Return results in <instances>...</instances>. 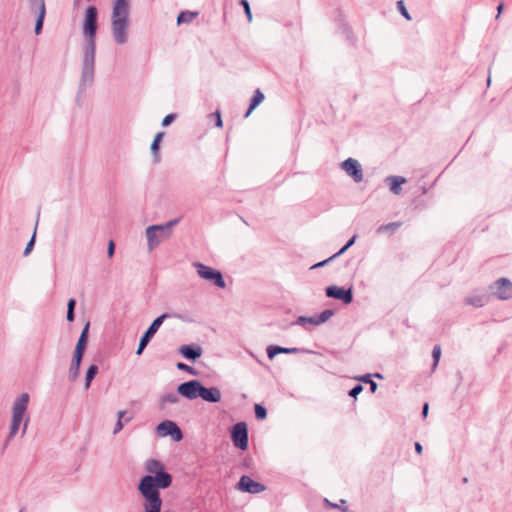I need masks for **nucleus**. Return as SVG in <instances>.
<instances>
[{
	"instance_id": "nucleus-43",
	"label": "nucleus",
	"mask_w": 512,
	"mask_h": 512,
	"mask_svg": "<svg viewBox=\"0 0 512 512\" xmlns=\"http://www.w3.org/2000/svg\"><path fill=\"white\" fill-rule=\"evenodd\" d=\"M210 117L215 118V126L216 127H222L223 122H222V119H221L220 111H215V112L211 113Z\"/></svg>"
},
{
	"instance_id": "nucleus-9",
	"label": "nucleus",
	"mask_w": 512,
	"mask_h": 512,
	"mask_svg": "<svg viewBox=\"0 0 512 512\" xmlns=\"http://www.w3.org/2000/svg\"><path fill=\"white\" fill-rule=\"evenodd\" d=\"M489 289L499 300L512 299V282L508 278H499L489 286Z\"/></svg>"
},
{
	"instance_id": "nucleus-56",
	"label": "nucleus",
	"mask_w": 512,
	"mask_h": 512,
	"mask_svg": "<svg viewBox=\"0 0 512 512\" xmlns=\"http://www.w3.org/2000/svg\"><path fill=\"white\" fill-rule=\"evenodd\" d=\"M374 376H375L376 378H382V375H381L380 373H375V374H374Z\"/></svg>"
},
{
	"instance_id": "nucleus-42",
	"label": "nucleus",
	"mask_w": 512,
	"mask_h": 512,
	"mask_svg": "<svg viewBox=\"0 0 512 512\" xmlns=\"http://www.w3.org/2000/svg\"><path fill=\"white\" fill-rule=\"evenodd\" d=\"M363 391L361 384H356L348 393L350 397L356 398Z\"/></svg>"
},
{
	"instance_id": "nucleus-18",
	"label": "nucleus",
	"mask_w": 512,
	"mask_h": 512,
	"mask_svg": "<svg viewBox=\"0 0 512 512\" xmlns=\"http://www.w3.org/2000/svg\"><path fill=\"white\" fill-rule=\"evenodd\" d=\"M199 397L209 403H218L221 400V391L217 387L207 388L202 385Z\"/></svg>"
},
{
	"instance_id": "nucleus-55",
	"label": "nucleus",
	"mask_w": 512,
	"mask_h": 512,
	"mask_svg": "<svg viewBox=\"0 0 512 512\" xmlns=\"http://www.w3.org/2000/svg\"><path fill=\"white\" fill-rule=\"evenodd\" d=\"M132 419H133V416L127 417V418L125 419V422H126V423H128V422H130Z\"/></svg>"
},
{
	"instance_id": "nucleus-5",
	"label": "nucleus",
	"mask_w": 512,
	"mask_h": 512,
	"mask_svg": "<svg viewBox=\"0 0 512 512\" xmlns=\"http://www.w3.org/2000/svg\"><path fill=\"white\" fill-rule=\"evenodd\" d=\"M180 219L176 218L168 221L165 224L160 225H151L146 229V237H147V245L148 249L151 251L159 244L170 237L171 228L179 223Z\"/></svg>"
},
{
	"instance_id": "nucleus-32",
	"label": "nucleus",
	"mask_w": 512,
	"mask_h": 512,
	"mask_svg": "<svg viewBox=\"0 0 512 512\" xmlns=\"http://www.w3.org/2000/svg\"><path fill=\"white\" fill-rule=\"evenodd\" d=\"M333 315H334V310H332V309H326V310L322 311L320 314L315 315L317 324L321 325V324L325 323Z\"/></svg>"
},
{
	"instance_id": "nucleus-29",
	"label": "nucleus",
	"mask_w": 512,
	"mask_h": 512,
	"mask_svg": "<svg viewBox=\"0 0 512 512\" xmlns=\"http://www.w3.org/2000/svg\"><path fill=\"white\" fill-rule=\"evenodd\" d=\"M306 324H311L314 326H318L315 315L314 316H299L292 325L305 326Z\"/></svg>"
},
{
	"instance_id": "nucleus-23",
	"label": "nucleus",
	"mask_w": 512,
	"mask_h": 512,
	"mask_svg": "<svg viewBox=\"0 0 512 512\" xmlns=\"http://www.w3.org/2000/svg\"><path fill=\"white\" fill-rule=\"evenodd\" d=\"M385 182L389 184L390 191L398 195L401 192V185L406 182V179L402 176H388L385 179Z\"/></svg>"
},
{
	"instance_id": "nucleus-10",
	"label": "nucleus",
	"mask_w": 512,
	"mask_h": 512,
	"mask_svg": "<svg viewBox=\"0 0 512 512\" xmlns=\"http://www.w3.org/2000/svg\"><path fill=\"white\" fill-rule=\"evenodd\" d=\"M156 433L160 437L170 436L176 442L181 441L183 438L181 429L171 420H164L159 423L156 427Z\"/></svg>"
},
{
	"instance_id": "nucleus-31",
	"label": "nucleus",
	"mask_w": 512,
	"mask_h": 512,
	"mask_svg": "<svg viewBox=\"0 0 512 512\" xmlns=\"http://www.w3.org/2000/svg\"><path fill=\"white\" fill-rule=\"evenodd\" d=\"M179 401L178 393L170 392L161 396L160 405L163 406L166 403H177Z\"/></svg>"
},
{
	"instance_id": "nucleus-24",
	"label": "nucleus",
	"mask_w": 512,
	"mask_h": 512,
	"mask_svg": "<svg viewBox=\"0 0 512 512\" xmlns=\"http://www.w3.org/2000/svg\"><path fill=\"white\" fill-rule=\"evenodd\" d=\"M264 98L265 96L263 92L260 89H256L250 100L249 107L244 114V117L247 118L252 113V111L263 102Z\"/></svg>"
},
{
	"instance_id": "nucleus-28",
	"label": "nucleus",
	"mask_w": 512,
	"mask_h": 512,
	"mask_svg": "<svg viewBox=\"0 0 512 512\" xmlns=\"http://www.w3.org/2000/svg\"><path fill=\"white\" fill-rule=\"evenodd\" d=\"M98 370L99 369L96 364H92L88 367V369L86 371V376H85V387L86 388L90 387L91 382L93 381V379L95 378V376L98 373Z\"/></svg>"
},
{
	"instance_id": "nucleus-7",
	"label": "nucleus",
	"mask_w": 512,
	"mask_h": 512,
	"mask_svg": "<svg viewBox=\"0 0 512 512\" xmlns=\"http://www.w3.org/2000/svg\"><path fill=\"white\" fill-rule=\"evenodd\" d=\"M231 440L233 445L240 449L246 450L249 445L248 428L245 422H238L232 426Z\"/></svg>"
},
{
	"instance_id": "nucleus-27",
	"label": "nucleus",
	"mask_w": 512,
	"mask_h": 512,
	"mask_svg": "<svg viewBox=\"0 0 512 512\" xmlns=\"http://www.w3.org/2000/svg\"><path fill=\"white\" fill-rule=\"evenodd\" d=\"M22 421H23V418L12 415L10 431H9V435H8L6 444L17 434Z\"/></svg>"
},
{
	"instance_id": "nucleus-51",
	"label": "nucleus",
	"mask_w": 512,
	"mask_h": 512,
	"mask_svg": "<svg viewBox=\"0 0 512 512\" xmlns=\"http://www.w3.org/2000/svg\"><path fill=\"white\" fill-rule=\"evenodd\" d=\"M503 7H504V4L503 3H500L497 7V11H498V14L496 16V18H498L503 10Z\"/></svg>"
},
{
	"instance_id": "nucleus-57",
	"label": "nucleus",
	"mask_w": 512,
	"mask_h": 512,
	"mask_svg": "<svg viewBox=\"0 0 512 512\" xmlns=\"http://www.w3.org/2000/svg\"><path fill=\"white\" fill-rule=\"evenodd\" d=\"M344 512L348 511V508L345 506L344 508H341Z\"/></svg>"
},
{
	"instance_id": "nucleus-39",
	"label": "nucleus",
	"mask_w": 512,
	"mask_h": 512,
	"mask_svg": "<svg viewBox=\"0 0 512 512\" xmlns=\"http://www.w3.org/2000/svg\"><path fill=\"white\" fill-rule=\"evenodd\" d=\"M240 5L243 7L245 15L247 16V19L249 22L252 21V12L250 9L249 2L247 0H240Z\"/></svg>"
},
{
	"instance_id": "nucleus-52",
	"label": "nucleus",
	"mask_w": 512,
	"mask_h": 512,
	"mask_svg": "<svg viewBox=\"0 0 512 512\" xmlns=\"http://www.w3.org/2000/svg\"><path fill=\"white\" fill-rule=\"evenodd\" d=\"M336 257H333V255L329 258H327L326 260H323L321 261V264L326 265L327 263H329L331 260L335 259Z\"/></svg>"
},
{
	"instance_id": "nucleus-2",
	"label": "nucleus",
	"mask_w": 512,
	"mask_h": 512,
	"mask_svg": "<svg viewBox=\"0 0 512 512\" xmlns=\"http://www.w3.org/2000/svg\"><path fill=\"white\" fill-rule=\"evenodd\" d=\"M130 5L128 0H115L112 9V35L115 42L123 45L128 39Z\"/></svg>"
},
{
	"instance_id": "nucleus-45",
	"label": "nucleus",
	"mask_w": 512,
	"mask_h": 512,
	"mask_svg": "<svg viewBox=\"0 0 512 512\" xmlns=\"http://www.w3.org/2000/svg\"><path fill=\"white\" fill-rule=\"evenodd\" d=\"M115 252V243L113 240H110L108 243L107 255L109 258H112Z\"/></svg>"
},
{
	"instance_id": "nucleus-16",
	"label": "nucleus",
	"mask_w": 512,
	"mask_h": 512,
	"mask_svg": "<svg viewBox=\"0 0 512 512\" xmlns=\"http://www.w3.org/2000/svg\"><path fill=\"white\" fill-rule=\"evenodd\" d=\"M179 352L185 359L195 361L201 357L203 350L197 344H189L181 346Z\"/></svg>"
},
{
	"instance_id": "nucleus-49",
	"label": "nucleus",
	"mask_w": 512,
	"mask_h": 512,
	"mask_svg": "<svg viewBox=\"0 0 512 512\" xmlns=\"http://www.w3.org/2000/svg\"><path fill=\"white\" fill-rule=\"evenodd\" d=\"M414 447H415V451H416L417 454H421L422 453L423 447H422V445L419 442H416Z\"/></svg>"
},
{
	"instance_id": "nucleus-11",
	"label": "nucleus",
	"mask_w": 512,
	"mask_h": 512,
	"mask_svg": "<svg viewBox=\"0 0 512 512\" xmlns=\"http://www.w3.org/2000/svg\"><path fill=\"white\" fill-rule=\"evenodd\" d=\"M236 488L242 492L250 494H259L266 490V486L260 482L253 480L248 475H242L236 484Z\"/></svg>"
},
{
	"instance_id": "nucleus-3",
	"label": "nucleus",
	"mask_w": 512,
	"mask_h": 512,
	"mask_svg": "<svg viewBox=\"0 0 512 512\" xmlns=\"http://www.w3.org/2000/svg\"><path fill=\"white\" fill-rule=\"evenodd\" d=\"M145 469L148 474L143 476L139 483L160 486L162 489H166L172 484V476L164 469L161 461L149 459L146 461Z\"/></svg>"
},
{
	"instance_id": "nucleus-26",
	"label": "nucleus",
	"mask_w": 512,
	"mask_h": 512,
	"mask_svg": "<svg viewBox=\"0 0 512 512\" xmlns=\"http://www.w3.org/2000/svg\"><path fill=\"white\" fill-rule=\"evenodd\" d=\"M198 14L199 13L197 11H189V10L182 11L179 13V15L177 17V24L178 25L183 24V23L189 24L195 18H197Z\"/></svg>"
},
{
	"instance_id": "nucleus-21",
	"label": "nucleus",
	"mask_w": 512,
	"mask_h": 512,
	"mask_svg": "<svg viewBox=\"0 0 512 512\" xmlns=\"http://www.w3.org/2000/svg\"><path fill=\"white\" fill-rule=\"evenodd\" d=\"M82 359L83 356L73 353L68 373V378L71 382L76 381L79 376Z\"/></svg>"
},
{
	"instance_id": "nucleus-44",
	"label": "nucleus",
	"mask_w": 512,
	"mask_h": 512,
	"mask_svg": "<svg viewBox=\"0 0 512 512\" xmlns=\"http://www.w3.org/2000/svg\"><path fill=\"white\" fill-rule=\"evenodd\" d=\"M34 244H35V234L32 236L30 241L27 243V245L24 249V252H23L24 256H27L32 251Z\"/></svg>"
},
{
	"instance_id": "nucleus-20",
	"label": "nucleus",
	"mask_w": 512,
	"mask_h": 512,
	"mask_svg": "<svg viewBox=\"0 0 512 512\" xmlns=\"http://www.w3.org/2000/svg\"><path fill=\"white\" fill-rule=\"evenodd\" d=\"M89 327H90V323L87 322L85 324L84 328L82 329L79 339L76 343L75 350H74L75 354L84 356V353H85V350L87 347V342H88Z\"/></svg>"
},
{
	"instance_id": "nucleus-6",
	"label": "nucleus",
	"mask_w": 512,
	"mask_h": 512,
	"mask_svg": "<svg viewBox=\"0 0 512 512\" xmlns=\"http://www.w3.org/2000/svg\"><path fill=\"white\" fill-rule=\"evenodd\" d=\"M168 317V314L164 313L153 320L147 330L143 333L140 338L138 348L136 350L137 355H141L144 349L147 347L151 339L159 330L160 326L164 322V320Z\"/></svg>"
},
{
	"instance_id": "nucleus-25",
	"label": "nucleus",
	"mask_w": 512,
	"mask_h": 512,
	"mask_svg": "<svg viewBox=\"0 0 512 512\" xmlns=\"http://www.w3.org/2000/svg\"><path fill=\"white\" fill-rule=\"evenodd\" d=\"M164 135H165L164 132L157 133L156 136L154 137L151 147H150L151 152L153 154V160L155 163H158L160 161V155H159L160 142H161L162 138L164 137Z\"/></svg>"
},
{
	"instance_id": "nucleus-14",
	"label": "nucleus",
	"mask_w": 512,
	"mask_h": 512,
	"mask_svg": "<svg viewBox=\"0 0 512 512\" xmlns=\"http://www.w3.org/2000/svg\"><path fill=\"white\" fill-rule=\"evenodd\" d=\"M341 167L356 183L363 180V170L361 164L356 159L347 158L341 163Z\"/></svg>"
},
{
	"instance_id": "nucleus-46",
	"label": "nucleus",
	"mask_w": 512,
	"mask_h": 512,
	"mask_svg": "<svg viewBox=\"0 0 512 512\" xmlns=\"http://www.w3.org/2000/svg\"><path fill=\"white\" fill-rule=\"evenodd\" d=\"M66 319H67L68 322H73L74 321V319H75V312H74V310H68L67 309Z\"/></svg>"
},
{
	"instance_id": "nucleus-13",
	"label": "nucleus",
	"mask_w": 512,
	"mask_h": 512,
	"mask_svg": "<svg viewBox=\"0 0 512 512\" xmlns=\"http://www.w3.org/2000/svg\"><path fill=\"white\" fill-rule=\"evenodd\" d=\"M326 296L342 301L344 304H350L353 301L352 289H346L336 285H331L325 289Z\"/></svg>"
},
{
	"instance_id": "nucleus-58",
	"label": "nucleus",
	"mask_w": 512,
	"mask_h": 512,
	"mask_svg": "<svg viewBox=\"0 0 512 512\" xmlns=\"http://www.w3.org/2000/svg\"><path fill=\"white\" fill-rule=\"evenodd\" d=\"M340 503H341V505H344V504H346V501L345 500H341Z\"/></svg>"
},
{
	"instance_id": "nucleus-38",
	"label": "nucleus",
	"mask_w": 512,
	"mask_h": 512,
	"mask_svg": "<svg viewBox=\"0 0 512 512\" xmlns=\"http://www.w3.org/2000/svg\"><path fill=\"white\" fill-rule=\"evenodd\" d=\"M176 367H177V369H179L181 371L188 372L189 374H192V375H197V371L193 367H191L183 362L177 363Z\"/></svg>"
},
{
	"instance_id": "nucleus-40",
	"label": "nucleus",
	"mask_w": 512,
	"mask_h": 512,
	"mask_svg": "<svg viewBox=\"0 0 512 512\" xmlns=\"http://www.w3.org/2000/svg\"><path fill=\"white\" fill-rule=\"evenodd\" d=\"M397 7L402 16H404L407 20H411V16L407 9L405 8L404 2L402 0L397 2Z\"/></svg>"
},
{
	"instance_id": "nucleus-53",
	"label": "nucleus",
	"mask_w": 512,
	"mask_h": 512,
	"mask_svg": "<svg viewBox=\"0 0 512 512\" xmlns=\"http://www.w3.org/2000/svg\"><path fill=\"white\" fill-rule=\"evenodd\" d=\"M28 422H29V419L27 418V419L24 421V426H23L22 435H24V434H25V432H26V429H27V426H28Z\"/></svg>"
},
{
	"instance_id": "nucleus-30",
	"label": "nucleus",
	"mask_w": 512,
	"mask_h": 512,
	"mask_svg": "<svg viewBox=\"0 0 512 512\" xmlns=\"http://www.w3.org/2000/svg\"><path fill=\"white\" fill-rule=\"evenodd\" d=\"M401 226V223L400 222H391V223H388V224H383V225H380L378 228H377V233H384V232H390V233H394L397 231V229Z\"/></svg>"
},
{
	"instance_id": "nucleus-47",
	"label": "nucleus",
	"mask_w": 512,
	"mask_h": 512,
	"mask_svg": "<svg viewBox=\"0 0 512 512\" xmlns=\"http://www.w3.org/2000/svg\"><path fill=\"white\" fill-rule=\"evenodd\" d=\"M75 306H76V300L74 298L69 299L68 303H67V309L75 311Z\"/></svg>"
},
{
	"instance_id": "nucleus-15",
	"label": "nucleus",
	"mask_w": 512,
	"mask_h": 512,
	"mask_svg": "<svg viewBox=\"0 0 512 512\" xmlns=\"http://www.w3.org/2000/svg\"><path fill=\"white\" fill-rule=\"evenodd\" d=\"M30 5L32 9H37L38 15L35 23V34L39 35L43 29V23L46 15V7L44 0H30Z\"/></svg>"
},
{
	"instance_id": "nucleus-54",
	"label": "nucleus",
	"mask_w": 512,
	"mask_h": 512,
	"mask_svg": "<svg viewBox=\"0 0 512 512\" xmlns=\"http://www.w3.org/2000/svg\"><path fill=\"white\" fill-rule=\"evenodd\" d=\"M322 266H323V264H321V262H319V263L313 265L311 268H318V267H322Z\"/></svg>"
},
{
	"instance_id": "nucleus-34",
	"label": "nucleus",
	"mask_w": 512,
	"mask_h": 512,
	"mask_svg": "<svg viewBox=\"0 0 512 512\" xmlns=\"http://www.w3.org/2000/svg\"><path fill=\"white\" fill-rule=\"evenodd\" d=\"M359 381L361 382H364V383H367V385H370V390L372 393H375L377 388H378V385L375 381H373L371 379V375L370 374H365V375H362L358 378Z\"/></svg>"
},
{
	"instance_id": "nucleus-1",
	"label": "nucleus",
	"mask_w": 512,
	"mask_h": 512,
	"mask_svg": "<svg viewBox=\"0 0 512 512\" xmlns=\"http://www.w3.org/2000/svg\"><path fill=\"white\" fill-rule=\"evenodd\" d=\"M98 9L96 6H88L83 22V34L86 43L83 49V60L81 69V79L79 83V91L83 92L94 81L95 72V54H96V32L98 28Z\"/></svg>"
},
{
	"instance_id": "nucleus-33",
	"label": "nucleus",
	"mask_w": 512,
	"mask_h": 512,
	"mask_svg": "<svg viewBox=\"0 0 512 512\" xmlns=\"http://www.w3.org/2000/svg\"><path fill=\"white\" fill-rule=\"evenodd\" d=\"M126 415V411L125 410H119L117 412V422L115 424V427L113 429V434L116 435L118 434L124 427V423L122 421V418Z\"/></svg>"
},
{
	"instance_id": "nucleus-59",
	"label": "nucleus",
	"mask_w": 512,
	"mask_h": 512,
	"mask_svg": "<svg viewBox=\"0 0 512 512\" xmlns=\"http://www.w3.org/2000/svg\"><path fill=\"white\" fill-rule=\"evenodd\" d=\"M20 512H23V509H21Z\"/></svg>"
},
{
	"instance_id": "nucleus-22",
	"label": "nucleus",
	"mask_w": 512,
	"mask_h": 512,
	"mask_svg": "<svg viewBox=\"0 0 512 512\" xmlns=\"http://www.w3.org/2000/svg\"><path fill=\"white\" fill-rule=\"evenodd\" d=\"M489 296L487 294H474L464 299L466 305H470L476 308L485 306L488 303Z\"/></svg>"
},
{
	"instance_id": "nucleus-19",
	"label": "nucleus",
	"mask_w": 512,
	"mask_h": 512,
	"mask_svg": "<svg viewBox=\"0 0 512 512\" xmlns=\"http://www.w3.org/2000/svg\"><path fill=\"white\" fill-rule=\"evenodd\" d=\"M302 351L300 348L292 347L286 348L278 345H270L267 347L266 352L270 360H272L278 354H298Z\"/></svg>"
},
{
	"instance_id": "nucleus-17",
	"label": "nucleus",
	"mask_w": 512,
	"mask_h": 512,
	"mask_svg": "<svg viewBox=\"0 0 512 512\" xmlns=\"http://www.w3.org/2000/svg\"><path fill=\"white\" fill-rule=\"evenodd\" d=\"M29 402V395L27 393L21 394L14 402L12 408V415L24 418Z\"/></svg>"
},
{
	"instance_id": "nucleus-37",
	"label": "nucleus",
	"mask_w": 512,
	"mask_h": 512,
	"mask_svg": "<svg viewBox=\"0 0 512 512\" xmlns=\"http://www.w3.org/2000/svg\"><path fill=\"white\" fill-rule=\"evenodd\" d=\"M440 356H441V347H440V345H435L432 350L433 367H436L438 365Z\"/></svg>"
},
{
	"instance_id": "nucleus-50",
	"label": "nucleus",
	"mask_w": 512,
	"mask_h": 512,
	"mask_svg": "<svg viewBox=\"0 0 512 512\" xmlns=\"http://www.w3.org/2000/svg\"><path fill=\"white\" fill-rule=\"evenodd\" d=\"M325 503L333 508H341L340 505L336 504V503H331L328 499H325Z\"/></svg>"
},
{
	"instance_id": "nucleus-35",
	"label": "nucleus",
	"mask_w": 512,
	"mask_h": 512,
	"mask_svg": "<svg viewBox=\"0 0 512 512\" xmlns=\"http://www.w3.org/2000/svg\"><path fill=\"white\" fill-rule=\"evenodd\" d=\"M254 412H255V417L258 420H264L267 417V410L261 404H255Z\"/></svg>"
},
{
	"instance_id": "nucleus-12",
	"label": "nucleus",
	"mask_w": 512,
	"mask_h": 512,
	"mask_svg": "<svg viewBox=\"0 0 512 512\" xmlns=\"http://www.w3.org/2000/svg\"><path fill=\"white\" fill-rule=\"evenodd\" d=\"M202 384L198 380H190L181 383L177 387V393L189 400H194L200 396Z\"/></svg>"
},
{
	"instance_id": "nucleus-48",
	"label": "nucleus",
	"mask_w": 512,
	"mask_h": 512,
	"mask_svg": "<svg viewBox=\"0 0 512 512\" xmlns=\"http://www.w3.org/2000/svg\"><path fill=\"white\" fill-rule=\"evenodd\" d=\"M428 410H429V404L427 402H425L422 407V413H421L423 418L427 417Z\"/></svg>"
},
{
	"instance_id": "nucleus-8",
	"label": "nucleus",
	"mask_w": 512,
	"mask_h": 512,
	"mask_svg": "<svg viewBox=\"0 0 512 512\" xmlns=\"http://www.w3.org/2000/svg\"><path fill=\"white\" fill-rule=\"evenodd\" d=\"M195 266L197 268V273L201 278L211 281L218 288L226 287V282L219 270L206 266L202 263H196Z\"/></svg>"
},
{
	"instance_id": "nucleus-36",
	"label": "nucleus",
	"mask_w": 512,
	"mask_h": 512,
	"mask_svg": "<svg viewBox=\"0 0 512 512\" xmlns=\"http://www.w3.org/2000/svg\"><path fill=\"white\" fill-rule=\"evenodd\" d=\"M357 235H353L347 243L335 254H333V257H338L341 254H343L347 249H349L356 241Z\"/></svg>"
},
{
	"instance_id": "nucleus-41",
	"label": "nucleus",
	"mask_w": 512,
	"mask_h": 512,
	"mask_svg": "<svg viewBox=\"0 0 512 512\" xmlns=\"http://www.w3.org/2000/svg\"><path fill=\"white\" fill-rule=\"evenodd\" d=\"M177 118V114L171 113L166 115L162 120V126L167 127L169 126L175 119Z\"/></svg>"
},
{
	"instance_id": "nucleus-4",
	"label": "nucleus",
	"mask_w": 512,
	"mask_h": 512,
	"mask_svg": "<svg viewBox=\"0 0 512 512\" xmlns=\"http://www.w3.org/2000/svg\"><path fill=\"white\" fill-rule=\"evenodd\" d=\"M137 488L143 498L144 512H161L163 501L159 490L162 488L144 483H138Z\"/></svg>"
}]
</instances>
